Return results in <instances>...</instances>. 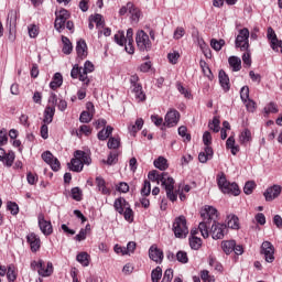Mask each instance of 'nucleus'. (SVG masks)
<instances>
[{
  "mask_svg": "<svg viewBox=\"0 0 282 282\" xmlns=\"http://www.w3.org/2000/svg\"><path fill=\"white\" fill-rule=\"evenodd\" d=\"M200 216L203 217V221L199 223V225H198L199 232H200L202 237H204V239H208V237L210 235L209 234L210 224L217 223L216 221L217 217H218L217 208L206 205L202 209Z\"/></svg>",
  "mask_w": 282,
  "mask_h": 282,
  "instance_id": "1",
  "label": "nucleus"
},
{
  "mask_svg": "<svg viewBox=\"0 0 282 282\" xmlns=\"http://www.w3.org/2000/svg\"><path fill=\"white\" fill-rule=\"evenodd\" d=\"M217 184L221 193H224L225 195H234L235 197H237V195L241 193V191L239 189V185H237V183L228 182V180H226V174L224 173L217 175Z\"/></svg>",
  "mask_w": 282,
  "mask_h": 282,
  "instance_id": "2",
  "label": "nucleus"
},
{
  "mask_svg": "<svg viewBox=\"0 0 282 282\" xmlns=\"http://www.w3.org/2000/svg\"><path fill=\"white\" fill-rule=\"evenodd\" d=\"M161 186L165 189L166 197L170 202H177V194L174 192L175 180L169 173H161Z\"/></svg>",
  "mask_w": 282,
  "mask_h": 282,
  "instance_id": "3",
  "label": "nucleus"
},
{
  "mask_svg": "<svg viewBox=\"0 0 282 282\" xmlns=\"http://www.w3.org/2000/svg\"><path fill=\"white\" fill-rule=\"evenodd\" d=\"M31 270H35L40 276H52L54 274V264L52 262H45L42 259L33 260L31 262Z\"/></svg>",
  "mask_w": 282,
  "mask_h": 282,
  "instance_id": "4",
  "label": "nucleus"
},
{
  "mask_svg": "<svg viewBox=\"0 0 282 282\" xmlns=\"http://www.w3.org/2000/svg\"><path fill=\"white\" fill-rule=\"evenodd\" d=\"M173 232L177 239H186L188 235V226H186V217L178 216L173 223Z\"/></svg>",
  "mask_w": 282,
  "mask_h": 282,
  "instance_id": "5",
  "label": "nucleus"
},
{
  "mask_svg": "<svg viewBox=\"0 0 282 282\" xmlns=\"http://www.w3.org/2000/svg\"><path fill=\"white\" fill-rule=\"evenodd\" d=\"M235 43L236 47H239L241 52H248L250 50V31L248 28L239 30Z\"/></svg>",
  "mask_w": 282,
  "mask_h": 282,
  "instance_id": "6",
  "label": "nucleus"
},
{
  "mask_svg": "<svg viewBox=\"0 0 282 282\" xmlns=\"http://www.w3.org/2000/svg\"><path fill=\"white\" fill-rule=\"evenodd\" d=\"M135 43L140 52H149L151 50V40L149 39V34L143 30L137 32Z\"/></svg>",
  "mask_w": 282,
  "mask_h": 282,
  "instance_id": "7",
  "label": "nucleus"
},
{
  "mask_svg": "<svg viewBox=\"0 0 282 282\" xmlns=\"http://www.w3.org/2000/svg\"><path fill=\"white\" fill-rule=\"evenodd\" d=\"M274 245L270 241H263L260 247V254H262L267 263H274Z\"/></svg>",
  "mask_w": 282,
  "mask_h": 282,
  "instance_id": "8",
  "label": "nucleus"
},
{
  "mask_svg": "<svg viewBox=\"0 0 282 282\" xmlns=\"http://www.w3.org/2000/svg\"><path fill=\"white\" fill-rule=\"evenodd\" d=\"M129 10L131 21L138 23V21H140V9L135 8L133 2H128L126 6L121 7V9L119 10L120 17H124V14H128Z\"/></svg>",
  "mask_w": 282,
  "mask_h": 282,
  "instance_id": "9",
  "label": "nucleus"
},
{
  "mask_svg": "<svg viewBox=\"0 0 282 282\" xmlns=\"http://www.w3.org/2000/svg\"><path fill=\"white\" fill-rule=\"evenodd\" d=\"M55 23L54 28L58 32H63L65 30V23H67V19H69V11L66 9H61L59 11L55 12Z\"/></svg>",
  "mask_w": 282,
  "mask_h": 282,
  "instance_id": "10",
  "label": "nucleus"
},
{
  "mask_svg": "<svg viewBox=\"0 0 282 282\" xmlns=\"http://www.w3.org/2000/svg\"><path fill=\"white\" fill-rule=\"evenodd\" d=\"M37 224L41 232L45 235V237H50L54 229L52 227V221L45 219V215L39 214L37 216Z\"/></svg>",
  "mask_w": 282,
  "mask_h": 282,
  "instance_id": "11",
  "label": "nucleus"
},
{
  "mask_svg": "<svg viewBox=\"0 0 282 282\" xmlns=\"http://www.w3.org/2000/svg\"><path fill=\"white\" fill-rule=\"evenodd\" d=\"M42 160L51 166L52 171H61V161H58V159H56L55 155L52 154V152H43Z\"/></svg>",
  "mask_w": 282,
  "mask_h": 282,
  "instance_id": "12",
  "label": "nucleus"
},
{
  "mask_svg": "<svg viewBox=\"0 0 282 282\" xmlns=\"http://www.w3.org/2000/svg\"><path fill=\"white\" fill-rule=\"evenodd\" d=\"M228 228L226 227L225 224H219V223H213L212 225V237L213 239H224Z\"/></svg>",
  "mask_w": 282,
  "mask_h": 282,
  "instance_id": "13",
  "label": "nucleus"
},
{
  "mask_svg": "<svg viewBox=\"0 0 282 282\" xmlns=\"http://www.w3.org/2000/svg\"><path fill=\"white\" fill-rule=\"evenodd\" d=\"M178 122H180V111L175 109H171L170 111H167V113L165 115L164 126L169 128L177 127Z\"/></svg>",
  "mask_w": 282,
  "mask_h": 282,
  "instance_id": "14",
  "label": "nucleus"
},
{
  "mask_svg": "<svg viewBox=\"0 0 282 282\" xmlns=\"http://www.w3.org/2000/svg\"><path fill=\"white\" fill-rule=\"evenodd\" d=\"M26 241L30 245L31 252H39L41 250V237L34 232L26 235Z\"/></svg>",
  "mask_w": 282,
  "mask_h": 282,
  "instance_id": "15",
  "label": "nucleus"
},
{
  "mask_svg": "<svg viewBox=\"0 0 282 282\" xmlns=\"http://www.w3.org/2000/svg\"><path fill=\"white\" fill-rule=\"evenodd\" d=\"M281 186L280 185H273L265 189L263 196L265 198V202H274L279 195H281Z\"/></svg>",
  "mask_w": 282,
  "mask_h": 282,
  "instance_id": "16",
  "label": "nucleus"
},
{
  "mask_svg": "<svg viewBox=\"0 0 282 282\" xmlns=\"http://www.w3.org/2000/svg\"><path fill=\"white\" fill-rule=\"evenodd\" d=\"M149 257L155 263H162V260L164 259V252L158 248V246L153 245L149 249Z\"/></svg>",
  "mask_w": 282,
  "mask_h": 282,
  "instance_id": "17",
  "label": "nucleus"
},
{
  "mask_svg": "<svg viewBox=\"0 0 282 282\" xmlns=\"http://www.w3.org/2000/svg\"><path fill=\"white\" fill-rule=\"evenodd\" d=\"M96 185L101 195H111V189L108 188L107 182L101 176L96 177Z\"/></svg>",
  "mask_w": 282,
  "mask_h": 282,
  "instance_id": "18",
  "label": "nucleus"
},
{
  "mask_svg": "<svg viewBox=\"0 0 282 282\" xmlns=\"http://www.w3.org/2000/svg\"><path fill=\"white\" fill-rule=\"evenodd\" d=\"M128 206L130 205L127 202V199H124L123 197L117 198L113 203V208L116 213H119V215L124 214V210L127 209Z\"/></svg>",
  "mask_w": 282,
  "mask_h": 282,
  "instance_id": "19",
  "label": "nucleus"
},
{
  "mask_svg": "<svg viewBox=\"0 0 282 282\" xmlns=\"http://www.w3.org/2000/svg\"><path fill=\"white\" fill-rule=\"evenodd\" d=\"M131 89L137 102H144L147 100V94L142 90V85H134Z\"/></svg>",
  "mask_w": 282,
  "mask_h": 282,
  "instance_id": "20",
  "label": "nucleus"
},
{
  "mask_svg": "<svg viewBox=\"0 0 282 282\" xmlns=\"http://www.w3.org/2000/svg\"><path fill=\"white\" fill-rule=\"evenodd\" d=\"M267 39L270 41V46L273 51H276V44L279 43V37H276V33L272 26H269L267 30Z\"/></svg>",
  "mask_w": 282,
  "mask_h": 282,
  "instance_id": "21",
  "label": "nucleus"
},
{
  "mask_svg": "<svg viewBox=\"0 0 282 282\" xmlns=\"http://www.w3.org/2000/svg\"><path fill=\"white\" fill-rule=\"evenodd\" d=\"M54 113H56V108H54L53 106H46L43 119L44 124H52L54 120Z\"/></svg>",
  "mask_w": 282,
  "mask_h": 282,
  "instance_id": "22",
  "label": "nucleus"
},
{
  "mask_svg": "<svg viewBox=\"0 0 282 282\" xmlns=\"http://www.w3.org/2000/svg\"><path fill=\"white\" fill-rule=\"evenodd\" d=\"M213 148L210 147H205V150L198 154V160L202 164H206L208 160H213Z\"/></svg>",
  "mask_w": 282,
  "mask_h": 282,
  "instance_id": "23",
  "label": "nucleus"
},
{
  "mask_svg": "<svg viewBox=\"0 0 282 282\" xmlns=\"http://www.w3.org/2000/svg\"><path fill=\"white\" fill-rule=\"evenodd\" d=\"M76 52L79 58H87V43L84 40L77 41Z\"/></svg>",
  "mask_w": 282,
  "mask_h": 282,
  "instance_id": "24",
  "label": "nucleus"
},
{
  "mask_svg": "<svg viewBox=\"0 0 282 282\" xmlns=\"http://www.w3.org/2000/svg\"><path fill=\"white\" fill-rule=\"evenodd\" d=\"M83 160L80 158H76L70 160V163H68V169L74 171V173H80L83 171Z\"/></svg>",
  "mask_w": 282,
  "mask_h": 282,
  "instance_id": "25",
  "label": "nucleus"
},
{
  "mask_svg": "<svg viewBox=\"0 0 282 282\" xmlns=\"http://www.w3.org/2000/svg\"><path fill=\"white\" fill-rule=\"evenodd\" d=\"M220 86L225 91H228L230 89V78H228V75L226 72L220 70L218 74Z\"/></svg>",
  "mask_w": 282,
  "mask_h": 282,
  "instance_id": "26",
  "label": "nucleus"
},
{
  "mask_svg": "<svg viewBox=\"0 0 282 282\" xmlns=\"http://www.w3.org/2000/svg\"><path fill=\"white\" fill-rule=\"evenodd\" d=\"M226 221L227 226L231 228V230H239V217H237V215H228Z\"/></svg>",
  "mask_w": 282,
  "mask_h": 282,
  "instance_id": "27",
  "label": "nucleus"
},
{
  "mask_svg": "<svg viewBox=\"0 0 282 282\" xmlns=\"http://www.w3.org/2000/svg\"><path fill=\"white\" fill-rule=\"evenodd\" d=\"M15 158H17V155L14 154V151H9L8 153H6L3 155L2 160H0V162H3L4 166L10 169V166H12L14 164Z\"/></svg>",
  "mask_w": 282,
  "mask_h": 282,
  "instance_id": "28",
  "label": "nucleus"
},
{
  "mask_svg": "<svg viewBox=\"0 0 282 282\" xmlns=\"http://www.w3.org/2000/svg\"><path fill=\"white\" fill-rule=\"evenodd\" d=\"M63 85V75L61 73H55L52 82L50 83L51 89H58Z\"/></svg>",
  "mask_w": 282,
  "mask_h": 282,
  "instance_id": "29",
  "label": "nucleus"
},
{
  "mask_svg": "<svg viewBox=\"0 0 282 282\" xmlns=\"http://www.w3.org/2000/svg\"><path fill=\"white\" fill-rule=\"evenodd\" d=\"M90 259L91 257L87 252H80L76 257V261H78V263H80L84 268H88Z\"/></svg>",
  "mask_w": 282,
  "mask_h": 282,
  "instance_id": "30",
  "label": "nucleus"
},
{
  "mask_svg": "<svg viewBox=\"0 0 282 282\" xmlns=\"http://www.w3.org/2000/svg\"><path fill=\"white\" fill-rule=\"evenodd\" d=\"M18 17H19V13L17 12V10H11L8 13L7 25H9V28H17Z\"/></svg>",
  "mask_w": 282,
  "mask_h": 282,
  "instance_id": "31",
  "label": "nucleus"
},
{
  "mask_svg": "<svg viewBox=\"0 0 282 282\" xmlns=\"http://www.w3.org/2000/svg\"><path fill=\"white\" fill-rule=\"evenodd\" d=\"M74 155L75 158H80L83 166H85V164H91V156H89V154H87L85 151L77 150L75 151Z\"/></svg>",
  "mask_w": 282,
  "mask_h": 282,
  "instance_id": "32",
  "label": "nucleus"
},
{
  "mask_svg": "<svg viewBox=\"0 0 282 282\" xmlns=\"http://www.w3.org/2000/svg\"><path fill=\"white\" fill-rule=\"evenodd\" d=\"M221 249L224 250L225 254H231V252L235 250V240L223 241Z\"/></svg>",
  "mask_w": 282,
  "mask_h": 282,
  "instance_id": "33",
  "label": "nucleus"
},
{
  "mask_svg": "<svg viewBox=\"0 0 282 282\" xmlns=\"http://www.w3.org/2000/svg\"><path fill=\"white\" fill-rule=\"evenodd\" d=\"M62 42L64 45L62 48L63 54H66V55L72 54L74 46H72V42L67 39V36H62Z\"/></svg>",
  "mask_w": 282,
  "mask_h": 282,
  "instance_id": "34",
  "label": "nucleus"
},
{
  "mask_svg": "<svg viewBox=\"0 0 282 282\" xmlns=\"http://www.w3.org/2000/svg\"><path fill=\"white\" fill-rule=\"evenodd\" d=\"M228 63L230 67H232L234 72H239L241 69V58L237 56H231L229 57Z\"/></svg>",
  "mask_w": 282,
  "mask_h": 282,
  "instance_id": "35",
  "label": "nucleus"
},
{
  "mask_svg": "<svg viewBox=\"0 0 282 282\" xmlns=\"http://www.w3.org/2000/svg\"><path fill=\"white\" fill-rule=\"evenodd\" d=\"M154 166L155 169H159V171H166L169 169V163L166 159L159 156L158 160H154Z\"/></svg>",
  "mask_w": 282,
  "mask_h": 282,
  "instance_id": "36",
  "label": "nucleus"
},
{
  "mask_svg": "<svg viewBox=\"0 0 282 282\" xmlns=\"http://www.w3.org/2000/svg\"><path fill=\"white\" fill-rule=\"evenodd\" d=\"M252 140V133L250 132V130L245 129L240 135H239V142L240 144H248V142H250Z\"/></svg>",
  "mask_w": 282,
  "mask_h": 282,
  "instance_id": "37",
  "label": "nucleus"
},
{
  "mask_svg": "<svg viewBox=\"0 0 282 282\" xmlns=\"http://www.w3.org/2000/svg\"><path fill=\"white\" fill-rule=\"evenodd\" d=\"M7 279L9 282H14L17 281V267L14 264H10L7 269Z\"/></svg>",
  "mask_w": 282,
  "mask_h": 282,
  "instance_id": "38",
  "label": "nucleus"
},
{
  "mask_svg": "<svg viewBox=\"0 0 282 282\" xmlns=\"http://www.w3.org/2000/svg\"><path fill=\"white\" fill-rule=\"evenodd\" d=\"M113 133V128L111 126H107L106 129H102L101 131L98 132L97 137L98 140L105 141L109 135Z\"/></svg>",
  "mask_w": 282,
  "mask_h": 282,
  "instance_id": "39",
  "label": "nucleus"
},
{
  "mask_svg": "<svg viewBox=\"0 0 282 282\" xmlns=\"http://www.w3.org/2000/svg\"><path fill=\"white\" fill-rule=\"evenodd\" d=\"M115 43H117V45H120L121 47H124V45H127V37L124 36L123 31H118L115 34Z\"/></svg>",
  "mask_w": 282,
  "mask_h": 282,
  "instance_id": "40",
  "label": "nucleus"
},
{
  "mask_svg": "<svg viewBox=\"0 0 282 282\" xmlns=\"http://www.w3.org/2000/svg\"><path fill=\"white\" fill-rule=\"evenodd\" d=\"M224 45H226L225 40L212 39V41H210V47H213V50H215V52H221V47H224Z\"/></svg>",
  "mask_w": 282,
  "mask_h": 282,
  "instance_id": "41",
  "label": "nucleus"
},
{
  "mask_svg": "<svg viewBox=\"0 0 282 282\" xmlns=\"http://www.w3.org/2000/svg\"><path fill=\"white\" fill-rule=\"evenodd\" d=\"M148 180H150V182H156V184H160L162 181V173L158 172V170H152L148 174Z\"/></svg>",
  "mask_w": 282,
  "mask_h": 282,
  "instance_id": "42",
  "label": "nucleus"
},
{
  "mask_svg": "<svg viewBox=\"0 0 282 282\" xmlns=\"http://www.w3.org/2000/svg\"><path fill=\"white\" fill-rule=\"evenodd\" d=\"M142 127H144V120L142 118H139L135 120V124L129 128V131L130 133L135 135V133H138V131L142 129Z\"/></svg>",
  "mask_w": 282,
  "mask_h": 282,
  "instance_id": "43",
  "label": "nucleus"
},
{
  "mask_svg": "<svg viewBox=\"0 0 282 282\" xmlns=\"http://www.w3.org/2000/svg\"><path fill=\"white\" fill-rule=\"evenodd\" d=\"M84 135H91V128L87 124H83L79 127V130H76L77 138H83Z\"/></svg>",
  "mask_w": 282,
  "mask_h": 282,
  "instance_id": "44",
  "label": "nucleus"
},
{
  "mask_svg": "<svg viewBox=\"0 0 282 282\" xmlns=\"http://www.w3.org/2000/svg\"><path fill=\"white\" fill-rule=\"evenodd\" d=\"M219 124H220L219 118L214 117L213 120L209 121L208 127H209L210 131H214V133H219V131L221 129L219 127Z\"/></svg>",
  "mask_w": 282,
  "mask_h": 282,
  "instance_id": "45",
  "label": "nucleus"
},
{
  "mask_svg": "<svg viewBox=\"0 0 282 282\" xmlns=\"http://www.w3.org/2000/svg\"><path fill=\"white\" fill-rule=\"evenodd\" d=\"M189 247L192 250H199L202 248V238L196 236L189 238Z\"/></svg>",
  "mask_w": 282,
  "mask_h": 282,
  "instance_id": "46",
  "label": "nucleus"
},
{
  "mask_svg": "<svg viewBox=\"0 0 282 282\" xmlns=\"http://www.w3.org/2000/svg\"><path fill=\"white\" fill-rule=\"evenodd\" d=\"M89 21L93 23H96L97 28H105V21H102V15L101 14H95L90 15Z\"/></svg>",
  "mask_w": 282,
  "mask_h": 282,
  "instance_id": "47",
  "label": "nucleus"
},
{
  "mask_svg": "<svg viewBox=\"0 0 282 282\" xmlns=\"http://www.w3.org/2000/svg\"><path fill=\"white\" fill-rule=\"evenodd\" d=\"M93 118H94V112L83 111L79 116V121L87 124L91 122Z\"/></svg>",
  "mask_w": 282,
  "mask_h": 282,
  "instance_id": "48",
  "label": "nucleus"
},
{
  "mask_svg": "<svg viewBox=\"0 0 282 282\" xmlns=\"http://www.w3.org/2000/svg\"><path fill=\"white\" fill-rule=\"evenodd\" d=\"M70 193H72V198L75 199V202L83 200V191L80 189V187H73Z\"/></svg>",
  "mask_w": 282,
  "mask_h": 282,
  "instance_id": "49",
  "label": "nucleus"
},
{
  "mask_svg": "<svg viewBox=\"0 0 282 282\" xmlns=\"http://www.w3.org/2000/svg\"><path fill=\"white\" fill-rule=\"evenodd\" d=\"M87 74L89 73H85V70H83L80 74H79V80L80 83H83V88L84 89H87V87H89V84L91 83V80L89 79V77L87 76Z\"/></svg>",
  "mask_w": 282,
  "mask_h": 282,
  "instance_id": "50",
  "label": "nucleus"
},
{
  "mask_svg": "<svg viewBox=\"0 0 282 282\" xmlns=\"http://www.w3.org/2000/svg\"><path fill=\"white\" fill-rule=\"evenodd\" d=\"M240 98L242 102H248V100H250V88L248 86H243L240 89Z\"/></svg>",
  "mask_w": 282,
  "mask_h": 282,
  "instance_id": "51",
  "label": "nucleus"
},
{
  "mask_svg": "<svg viewBox=\"0 0 282 282\" xmlns=\"http://www.w3.org/2000/svg\"><path fill=\"white\" fill-rule=\"evenodd\" d=\"M151 279L152 282H160V279H162V268L156 267L155 269H153L151 273Z\"/></svg>",
  "mask_w": 282,
  "mask_h": 282,
  "instance_id": "52",
  "label": "nucleus"
},
{
  "mask_svg": "<svg viewBox=\"0 0 282 282\" xmlns=\"http://www.w3.org/2000/svg\"><path fill=\"white\" fill-rule=\"evenodd\" d=\"M176 261H178V263H188V253H186V251H177L176 253Z\"/></svg>",
  "mask_w": 282,
  "mask_h": 282,
  "instance_id": "53",
  "label": "nucleus"
},
{
  "mask_svg": "<svg viewBox=\"0 0 282 282\" xmlns=\"http://www.w3.org/2000/svg\"><path fill=\"white\" fill-rule=\"evenodd\" d=\"M123 217L126 219V221H129L131 224V221H133V209H131V205H128L126 209H123Z\"/></svg>",
  "mask_w": 282,
  "mask_h": 282,
  "instance_id": "54",
  "label": "nucleus"
},
{
  "mask_svg": "<svg viewBox=\"0 0 282 282\" xmlns=\"http://www.w3.org/2000/svg\"><path fill=\"white\" fill-rule=\"evenodd\" d=\"M264 113L270 115V113H279V108L276 107V104L274 102H269L265 107H264Z\"/></svg>",
  "mask_w": 282,
  "mask_h": 282,
  "instance_id": "55",
  "label": "nucleus"
},
{
  "mask_svg": "<svg viewBox=\"0 0 282 282\" xmlns=\"http://www.w3.org/2000/svg\"><path fill=\"white\" fill-rule=\"evenodd\" d=\"M120 148V138L111 137L108 140V149H119Z\"/></svg>",
  "mask_w": 282,
  "mask_h": 282,
  "instance_id": "56",
  "label": "nucleus"
},
{
  "mask_svg": "<svg viewBox=\"0 0 282 282\" xmlns=\"http://www.w3.org/2000/svg\"><path fill=\"white\" fill-rule=\"evenodd\" d=\"M28 31H29V36L31 39H36V36H39V26H36L35 24H30L28 26Z\"/></svg>",
  "mask_w": 282,
  "mask_h": 282,
  "instance_id": "57",
  "label": "nucleus"
},
{
  "mask_svg": "<svg viewBox=\"0 0 282 282\" xmlns=\"http://www.w3.org/2000/svg\"><path fill=\"white\" fill-rule=\"evenodd\" d=\"M167 59L172 65H177V61H180V53L176 51H174L173 53H169Z\"/></svg>",
  "mask_w": 282,
  "mask_h": 282,
  "instance_id": "58",
  "label": "nucleus"
},
{
  "mask_svg": "<svg viewBox=\"0 0 282 282\" xmlns=\"http://www.w3.org/2000/svg\"><path fill=\"white\" fill-rule=\"evenodd\" d=\"M141 195L144 197L151 195V182L144 181L143 187L141 188Z\"/></svg>",
  "mask_w": 282,
  "mask_h": 282,
  "instance_id": "59",
  "label": "nucleus"
},
{
  "mask_svg": "<svg viewBox=\"0 0 282 282\" xmlns=\"http://www.w3.org/2000/svg\"><path fill=\"white\" fill-rule=\"evenodd\" d=\"M188 129H186L185 126H181L178 128V135H181V138H185L186 142H191V134L187 133Z\"/></svg>",
  "mask_w": 282,
  "mask_h": 282,
  "instance_id": "60",
  "label": "nucleus"
},
{
  "mask_svg": "<svg viewBox=\"0 0 282 282\" xmlns=\"http://www.w3.org/2000/svg\"><path fill=\"white\" fill-rule=\"evenodd\" d=\"M7 208L11 212V215H19V205L17 203L8 202Z\"/></svg>",
  "mask_w": 282,
  "mask_h": 282,
  "instance_id": "61",
  "label": "nucleus"
},
{
  "mask_svg": "<svg viewBox=\"0 0 282 282\" xmlns=\"http://www.w3.org/2000/svg\"><path fill=\"white\" fill-rule=\"evenodd\" d=\"M254 186H256L254 182L252 181L247 182L243 187V193L246 195H252V191H254Z\"/></svg>",
  "mask_w": 282,
  "mask_h": 282,
  "instance_id": "62",
  "label": "nucleus"
},
{
  "mask_svg": "<svg viewBox=\"0 0 282 282\" xmlns=\"http://www.w3.org/2000/svg\"><path fill=\"white\" fill-rule=\"evenodd\" d=\"M82 72H83V67H79L78 64H75L70 70V77L76 79L80 76Z\"/></svg>",
  "mask_w": 282,
  "mask_h": 282,
  "instance_id": "63",
  "label": "nucleus"
},
{
  "mask_svg": "<svg viewBox=\"0 0 282 282\" xmlns=\"http://www.w3.org/2000/svg\"><path fill=\"white\" fill-rule=\"evenodd\" d=\"M200 279L204 282H215V276L208 274V271L206 270L202 271Z\"/></svg>",
  "mask_w": 282,
  "mask_h": 282,
  "instance_id": "64",
  "label": "nucleus"
}]
</instances>
